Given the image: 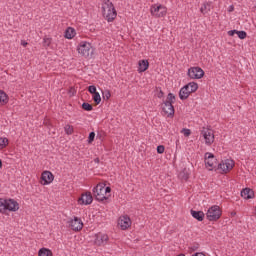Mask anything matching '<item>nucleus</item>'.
I'll use <instances>...</instances> for the list:
<instances>
[{
	"instance_id": "obj_1",
	"label": "nucleus",
	"mask_w": 256,
	"mask_h": 256,
	"mask_svg": "<svg viewBox=\"0 0 256 256\" xmlns=\"http://www.w3.org/2000/svg\"><path fill=\"white\" fill-rule=\"evenodd\" d=\"M93 195L97 201H107L111 197V187L106 186L105 183H99L93 188Z\"/></svg>"
},
{
	"instance_id": "obj_2",
	"label": "nucleus",
	"mask_w": 256,
	"mask_h": 256,
	"mask_svg": "<svg viewBox=\"0 0 256 256\" xmlns=\"http://www.w3.org/2000/svg\"><path fill=\"white\" fill-rule=\"evenodd\" d=\"M102 13L104 19H106L108 23H112V21H115V19L117 18V10H115V6L111 1L103 2Z\"/></svg>"
},
{
	"instance_id": "obj_3",
	"label": "nucleus",
	"mask_w": 256,
	"mask_h": 256,
	"mask_svg": "<svg viewBox=\"0 0 256 256\" xmlns=\"http://www.w3.org/2000/svg\"><path fill=\"white\" fill-rule=\"evenodd\" d=\"M19 209V202L15 199H5L0 198V213H7V211H10L11 213L17 212Z\"/></svg>"
},
{
	"instance_id": "obj_4",
	"label": "nucleus",
	"mask_w": 256,
	"mask_h": 256,
	"mask_svg": "<svg viewBox=\"0 0 256 256\" xmlns=\"http://www.w3.org/2000/svg\"><path fill=\"white\" fill-rule=\"evenodd\" d=\"M77 51L79 55H81V57H85V59H88V57H91V55H93V51H95V49L90 42L81 41L77 46Z\"/></svg>"
},
{
	"instance_id": "obj_5",
	"label": "nucleus",
	"mask_w": 256,
	"mask_h": 256,
	"mask_svg": "<svg viewBox=\"0 0 256 256\" xmlns=\"http://www.w3.org/2000/svg\"><path fill=\"white\" fill-rule=\"evenodd\" d=\"M233 167H235V160L228 158V159L222 160L218 164L217 171H219V173L227 174L233 169Z\"/></svg>"
},
{
	"instance_id": "obj_6",
	"label": "nucleus",
	"mask_w": 256,
	"mask_h": 256,
	"mask_svg": "<svg viewBox=\"0 0 256 256\" xmlns=\"http://www.w3.org/2000/svg\"><path fill=\"white\" fill-rule=\"evenodd\" d=\"M222 214L223 212L221 211V208L217 205H214L207 210L206 218L208 221H219Z\"/></svg>"
},
{
	"instance_id": "obj_7",
	"label": "nucleus",
	"mask_w": 256,
	"mask_h": 256,
	"mask_svg": "<svg viewBox=\"0 0 256 256\" xmlns=\"http://www.w3.org/2000/svg\"><path fill=\"white\" fill-rule=\"evenodd\" d=\"M200 135L204 139L205 145H213L215 143V132L210 128H202Z\"/></svg>"
},
{
	"instance_id": "obj_8",
	"label": "nucleus",
	"mask_w": 256,
	"mask_h": 256,
	"mask_svg": "<svg viewBox=\"0 0 256 256\" xmlns=\"http://www.w3.org/2000/svg\"><path fill=\"white\" fill-rule=\"evenodd\" d=\"M150 13L153 15V17H165V15H167V7H165L163 4L156 3L151 6Z\"/></svg>"
},
{
	"instance_id": "obj_9",
	"label": "nucleus",
	"mask_w": 256,
	"mask_h": 256,
	"mask_svg": "<svg viewBox=\"0 0 256 256\" xmlns=\"http://www.w3.org/2000/svg\"><path fill=\"white\" fill-rule=\"evenodd\" d=\"M204 159H205V165L208 171H213V169H217L218 167L217 158H215V156L212 153L210 152L206 153L204 156Z\"/></svg>"
},
{
	"instance_id": "obj_10",
	"label": "nucleus",
	"mask_w": 256,
	"mask_h": 256,
	"mask_svg": "<svg viewBox=\"0 0 256 256\" xmlns=\"http://www.w3.org/2000/svg\"><path fill=\"white\" fill-rule=\"evenodd\" d=\"M204 75L205 71H203L201 67H191L188 70V77H190V79H203Z\"/></svg>"
},
{
	"instance_id": "obj_11",
	"label": "nucleus",
	"mask_w": 256,
	"mask_h": 256,
	"mask_svg": "<svg viewBox=\"0 0 256 256\" xmlns=\"http://www.w3.org/2000/svg\"><path fill=\"white\" fill-rule=\"evenodd\" d=\"M132 222H131V218L127 215L124 216H120L118 219V227L119 229H121L122 231H127V229H129V227H131Z\"/></svg>"
},
{
	"instance_id": "obj_12",
	"label": "nucleus",
	"mask_w": 256,
	"mask_h": 256,
	"mask_svg": "<svg viewBox=\"0 0 256 256\" xmlns=\"http://www.w3.org/2000/svg\"><path fill=\"white\" fill-rule=\"evenodd\" d=\"M93 203V195L91 192H85L78 198V205H91Z\"/></svg>"
},
{
	"instance_id": "obj_13",
	"label": "nucleus",
	"mask_w": 256,
	"mask_h": 256,
	"mask_svg": "<svg viewBox=\"0 0 256 256\" xmlns=\"http://www.w3.org/2000/svg\"><path fill=\"white\" fill-rule=\"evenodd\" d=\"M69 226L72 231H81V229H83V221L81 218L74 217V219L69 222Z\"/></svg>"
},
{
	"instance_id": "obj_14",
	"label": "nucleus",
	"mask_w": 256,
	"mask_h": 256,
	"mask_svg": "<svg viewBox=\"0 0 256 256\" xmlns=\"http://www.w3.org/2000/svg\"><path fill=\"white\" fill-rule=\"evenodd\" d=\"M108 241H109V236H107V234L105 233L100 232L95 235V240H94L95 245H98V246L105 245L107 244Z\"/></svg>"
},
{
	"instance_id": "obj_15",
	"label": "nucleus",
	"mask_w": 256,
	"mask_h": 256,
	"mask_svg": "<svg viewBox=\"0 0 256 256\" xmlns=\"http://www.w3.org/2000/svg\"><path fill=\"white\" fill-rule=\"evenodd\" d=\"M41 179V183L43 185H50V183H53V179H55V177L53 176V173H51L50 171H44L41 175Z\"/></svg>"
},
{
	"instance_id": "obj_16",
	"label": "nucleus",
	"mask_w": 256,
	"mask_h": 256,
	"mask_svg": "<svg viewBox=\"0 0 256 256\" xmlns=\"http://www.w3.org/2000/svg\"><path fill=\"white\" fill-rule=\"evenodd\" d=\"M163 113L167 115V117H173L175 115V108H173V104L169 102H165L162 106Z\"/></svg>"
},
{
	"instance_id": "obj_17",
	"label": "nucleus",
	"mask_w": 256,
	"mask_h": 256,
	"mask_svg": "<svg viewBox=\"0 0 256 256\" xmlns=\"http://www.w3.org/2000/svg\"><path fill=\"white\" fill-rule=\"evenodd\" d=\"M149 69V61L148 60H140L138 62V73H145Z\"/></svg>"
},
{
	"instance_id": "obj_18",
	"label": "nucleus",
	"mask_w": 256,
	"mask_h": 256,
	"mask_svg": "<svg viewBox=\"0 0 256 256\" xmlns=\"http://www.w3.org/2000/svg\"><path fill=\"white\" fill-rule=\"evenodd\" d=\"M241 197H243V199H253L255 197V192H253L252 189L245 188L241 192Z\"/></svg>"
},
{
	"instance_id": "obj_19",
	"label": "nucleus",
	"mask_w": 256,
	"mask_h": 256,
	"mask_svg": "<svg viewBox=\"0 0 256 256\" xmlns=\"http://www.w3.org/2000/svg\"><path fill=\"white\" fill-rule=\"evenodd\" d=\"M184 88H186V90H188L190 94L195 93V91L199 89V84H197V82H190L187 85H185Z\"/></svg>"
},
{
	"instance_id": "obj_20",
	"label": "nucleus",
	"mask_w": 256,
	"mask_h": 256,
	"mask_svg": "<svg viewBox=\"0 0 256 256\" xmlns=\"http://www.w3.org/2000/svg\"><path fill=\"white\" fill-rule=\"evenodd\" d=\"M191 215L194 219H197V221H203V219H205V213L203 211L191 210Z\"/></svg>"
},
{
	"instance_id": "obj_21",
	"label": "nucleus",
	"mask_w": 256,
	"mask_h": 256,
	"mask_svg": "<svg viewBox=\"0 0 256 256\" xmlns=\"http://www.w3.org/2000/svg\"><path fill=\"white\" fill-rule=\"evenodd\" d=\"M189 95H191V93L189 92V90H187V88H185V86L180 89L179 98L182 101H185V99H189Z\"/></svg>"
},
{
	"instance_id": "obj_22",
	"label": "nucleus",
	"mask_w": 256,
	"mask_h": 256,
	"mask_svg": "<svg viewBox=\"0 0 256 256\" xmlns=\"http://www.w3.org/2000/svg\"><path fill=\"white\" fill-rule=\"evenodd\" d=\"M77 35V32L73 27H68L65 31V38L66 39H73Z\"/></svg>"
},
{
	"instance_id": "obj_23",
	"label": "nucleus",
	"mask_w": 256,
	"mask_h": 256,
	"mask_svg": "<svg viewBox=\"0 0 256 256\" xmlns=\"http://www.w3.org/2000/svg\"><path fill=\"white\" fill-rule=\"evenodd\" d=\"M9 103V96L3 90H0V105H7Z\"/></svg>"
},
{
	"instance_id": "obj_24",
	"label": "nucleus",
	"mask_w": 256,
	"mask_h": 256,
	"mask_svg": "<svg viewBox=\"0 0 256 256\" xmlns=\"http://www.w3.org/2000/svg\"><path fill=\"white\" fill-rule=\"evenodd\" d=\"M38 256H53V251H51V249L48 248H41L38 251Z\"/></svg>"
},
{
	"instance_id": "obj_25",
	"label": "nucleus",
	"mask_w": 256,
	"mask_h": 256,
	"mask_svg": "<svg viewBox=\"0 0 256 256\" xmlns=\"http://www.w3.org/2000/svg\"><path fill=\"white\" fill-rule=\"evenodd\" d=\"M201 13L205 15L208 11H211V3L204 2L203 5L200 8Z\"/></svg>"
},
{
	"instance_id": "obj_26",
	"label": "nucleus",
	"mask_w": 256,
	"mask_h": 256,
	"mask_svg": "<svg viewBox=\"0 0 256 256\" xmlns=\"http://www.w3.org/2000/svg\"><path fill=\"white\" fill-rule=\"evenodd\" d=\"M9 145V139L6 137H0V151L5 149Z\"/></svg>"
},
{
	"instance_id": "obj_27",
	"label": "nucleus",
	"mask_w": 256,
	"mask_h": 256,
	"mask_svg": "<svg viewBox=\"0 0 256 256\" xmlns=\"http://www.w3.org/2000/svg\"><path fill=\"white\" fill-rule=\"evenodd\" d=\"M92 98L96 105H99V103H101V94H99V92L92 94Z\"/></svg>"
},
{
	"instance_id": "obj_28",
	"label": "nucleus",
	"mask_w": 256,
	"mask_h": 256,
	"mask_svg": "<svg viewBox=\"0 0 256 256\" xmlns=\"http://www.w3.org/2000/svg\"><path fill=\"white\" fill-rule=\"evenodd\" d=\"M64 131H65L66 135H73V131H74L73 126L67 124V125L64 127Z\"/></svg>"
},
{
	"instance_id": "obj_29",
	"label": "nucleus",
	"mask_w": 256,
	"mask_h": 256,
	"mask_svg": "<svg viewBox=\"0 0 256 256\" xmlns=\"http://www.w3.org/2000/svg\"><path fill=\"white\" fill-rule=\"evenodd\" d=\"M165 103H170V105H173V103H175V95L169 93Z\"/></svg>"
},
{
	"instance_id": "obj_30",
	"label": "nucleus",
	"mask_w": 256,
	"mask_h": 256,
	"mask_svg": "<svg viewBox=\"0 0 256 256\" xmlns=\"http://www.w3.org/2000/svg\"><path fill=\"white\" fill-rule=\"evenodd\" d=\"M82 109H84V111H93V106L89 103H83Z\"/></svg>"
},
{
	"instance_id": "obj_31",
	"label": "nucleus",
	"mask_w": 256,
	"mask_h": 256,
	"mask_svg": "<svg viewBox=\"0 0 256 256\" xmlns=\"http://www.w3.org/2000/svg\"><path fill=\"white\" fill-rule=\"evenodd\" d=\"M103 95V99H106V101H109V99H111V92L109 90H105L104 92H102Z\"/></svg>"
},
{
	"instance_id": "obj_32",
	"label": "nucleus",
	"mask_w": 256,
	"mask_h": 256,
	"mask_svg": "<svg viewBox=\"0 0 256 256\" xmlns=\"http://www.w3.org/2000/svg\"><path fill=\"white\" fill-rule=\"evenodd\" d=\"M239 39H245L247 37V32L245 31H237V34Z\"/></svg>"
},
{
	"instance_id": "obj_33",
	"label": "nucleus",
	"mask_w": 256,
	"mask_h": 256,
	"mask_svg": "<svg viewBox=\"0 0 256 256\" xmlns=\"http://www.w3.org/2000/svg\"><path fill=\"white\" fill-rule=\"evenodd\" d=\"M180 179H183L184 181H187L189 179V174L185 172H181L179 174Z\"/></svg>"
},
{
	"instance_id": "obj_34",
	"label": "nucleus",
	"mask_w": 256,
	"mask_h": 256,
	"mask_svg": "<svg viewBox=\"0 0 256 256\" xmlns=\"http://www.w3.org/2000/svg\"><path fill=\"white\" fill-rule=\"evenodd\" d=\"M88 91H89V93H91V95H95V93H97V87H95L93 85L89 86Z\"/></svg>"
},
{
	"instance_id": "obj_35",
	"label": "nucleus",
	"mask_w": 256,
	"mask_h": 256,
	"mask_svg": "<svg viewBox=\"0 0 256 256\" xmlns=\"http://www.w3.org/2000/svg\"><path fill=\"white\" fill-rule=\"evenodd\" d=\"M95 141V132H91L88 137V142L93 143Z\"/></svg>"
},
{
	"instance_id": "obj_36",
	"label": "nucleus",
	"mask_w": 256,
	"mask_h": 256,
	"mask_svg": "<svg viewBox=\"0 0 256 256\" xmlns=\"http://www.w3.org/2000/svg\"><path fill=\"white\" fill-rule=\"evenodd\" d=\"M44 45H45V47H49V45H51V38L45 37L44 38Z\"/></svg>"
},
{
	"instance_id": "obj_37",
	"label": "nucleus",
	"mask_w": 256,
	"mask_h": 256,
	"mask_svg": "<svg viewBox=\"0 0 256 256\" xmlns=\"http://www.w3.org/2000/svg\"><path fill=\"white\" fill-rule=\"evenodd\" d=\"M157 153L159 154L165 153V147L163 145L158 146Z\"/></svg>"
},
{
	"instance_id": "obj_38",
	"label": "nucleus",
	"mask_w": 256,
	"mask_h": 256,
	"mask_svg": "<svg viewBox=\"0 0 256 256\" xmlns=\"http://www.w3.org/2000/svg\"><path fill=\"white\" fill-rule=\"evenodd\" d=\"M182 133L184 135V137H189V135H191V130L189 129H183Z\"/></svg>"
},
{
	"instance_id": "obj_39",
	"label": "nucleus",
	"mask_w": 256,
	"mask_h": 256,
	"mask_svg": "<svg viewBox=\"0 0 256 256\" xmlns=\"http://www.w3.org/2000/svg\"><path fill=\"white\" fill-rule=\"evenodd\" d=\"M228 35L230 37H233L234 35H237V30H230V31H228Z\"/></svg>"
},
{
	"instance_id": "obj_40",
	"label": "nucleus",
	"mask_w": 256,
	"mask_h": 256,
	"mask_svg": "<svg viewBox=\"0 0 256 256\" xmlns=\"http://www.w3.org/2000/svg\"><path fill=\"white\" fill-rule=\"evenodd\" d=\"M21 45H22L23 47H27V42L22 41V42H21Z\"/></svg>"
},
{
	"instance_id": "obj_41",
	"label": "nucleus",
	"mask_w": 256,
	"mask_h": 256,
	"mask_svg": "<svg viewBox=\"0 0 256 256\" xmlns=\"http://www.w3.org/2000/svg\"><path fill=\"white\" fill-rule=\"evenodd\" d=\"M234 10V7L233 6H230L229 7V11L231 12V11H233Z\"/></svg>"
},
{
	"instance_id": "obj_42",
	"label": "nucleus",
	"mask_w": 256,
	"mask_h": 256,
	"mask_svg": "<svg viewBox=\"0 0 256 256\" xmlns=\"http://www.w3.org/2000/svg\"><path fill=\"white\" fill-rule=\"evenodd\" d=\"M158 97H163V92H160V94L158 95Z\"/></svg>"
}]
</instances>
